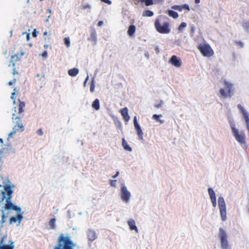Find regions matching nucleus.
Returning <instances> with one entry per match:
<instances>
[{
    "label": "nucleus",
    "instance_id": "obj_1",
    "mask_svg": "<svg viewBox=\"0 0 249 249\" xmlns=\"http://www.w3.org/2000/svg\"><path fill=\"white\" fill-rule=\"evenodd\" d=\"M4 191H0V201L1 202V206L4 204L3 201L5 199V203L2 207L1 209V212H8L11 210H14L17 211L18 213H21V208L18 206L15 205L11 201L12 197V194L13 191L12 187L10 185L4 186Z\"/></svg>",
    "mask_w": 249,
    "mask_h": 249
},
{
    "label": "nucleus",
    "instance_id": "obj_2",
    "mask_svg": "<svg viewBox=\"0 0 249 249\" xmlns=\"http://www.w3.org/2000/svg\"><path fill=\"white\" fill-rule=\"evenodd\" d=\"M223 84L225 89L222 88L219 90V97L223 98H231L234 90L232 84L225 80L223 81Z\"/></svg>",
    "mask_w": 249,
    "mask_h": 249
},
{
    "label": "nucleus",
    "instance_id": "obj_3",
    "mask_svg": "<svg viewBox=\"0 0 249 249\" xmlns=\"http://www.w3.org/2000/svg\"><path fill=\"white\" fill-rule=\"evenodd\" d=\"M73 246L69 237L61 235L59 238L58 244L54 249H73Z\"/></svg>",
    "mask_w": 249,
    "mask_h": 249
},
{
    "label": "nucleus",
    "instance_id": "obj_4",
    "mask_svg": "<svg viewBox=\"0 0 249 249\" xmlns=\"http://www.w3.org/2000/svg\"><path fill=\"white\" fill-rule=\"evenodd\" d=\"M218 236L220 239L221 249H231V247L228 240V235L225 230L222 228H219Z\"/></svg>",
    "mask_w": 249,
    "mask_h": 249
},
{
    "label": "nucleus",
    "instance_id": "obj_5",
    "mask_svg": "<svg viewBox=\"0 0 249 249\" xmlns=\"http://www.w3.org/2000/svg\"><path fill=\"white\" fill-rule=\"evenodd\" d=\"M154 25L156 30L160 34H167L170 32L169 23L168 22L161 24L159 19H156Z\"/></svg>",
    "mask_w": 249,
    "mask_h": 249
},
{
    "label": "nucleus",
    "instance_id": "obj_6",
    "mask_svg": "<svg viewBox=\"0 0 249 249\" xmlns=\"http://www.w3.org/2000/svg\"><path fill=\"white\" fill-rule=\"evenodd\" d=\"M197 49L201 54L205 57H211L213 55L214 52L210 45L208 44L202 43L197 46Z\"/></svg>",
    "mask_w": 249,
    "mask_h": 249
},
{
    "label": "nucleus",
    "instance_id": "obj_7",
    "mask_svg": "<svg viewBox=\"0 0 249 249\" xmlns=\"http://www.w3.org/2000/svg\"><path fill=\"white\" fill-rule=\"evenodd\" d=\"M12 119L17 120L16 124L13 128V131L9 134V136H12L15 134L17 132L20 131L22 132L24 130V126L22 123V121L20 119V117L17 116L15 114H13Z\"/></svg>",
    "mask_w": 249,
    "mask_h": 249
},
{
    "label": "nucleus",
    "instance_id": "obj_8",
    "mask_svg": "<svg viewBox=\"0 0 249 249\" xmlns=\"http://www.w3.org/2000/svg\"><path fill=\"white\" fill-rule=\"evenodd\" d=\"M231 130L235 140L241 144H246V135L244 132L239 133V131L234 126H231Z\"/></svg>",
    "mask_w": 249,
    "mask_h": 249
},
{
    "label": "nucleus",
    "instance_id": "obj_9",
    "mask_svg": "<svg viewBox=\"0 0 249 249\" xmlns=\"http://www.w3.org/2000/svg\"><path fill=\"white\" fill-rule=\"evenodd\" d=\"M218 204L220 210L221 219L225 221L227 219L226 207L224 199L222 197H219L218 199Z\"/></svg>",
    "mask_w": 249,
    "mask_h": 249
},
{
    "label": "nucleus",
    "instance_id": "obj_10",
    "mask_svg": "<svg viewBox=\"0 0 249 249\" xmlns=\"http://www.w3.org/2000/svg\"><path fill=\"white\" fill-rule=\"evenodd\" d=\"M237 107L240 109L244 117L246 124L247 129L248 131V135L249 136V114L240 104L237 105Z\"/></svg>",
    "mask_w": 249,
    "mask_h": 249
},
{
    "label": "nucleus",
    "instance_id": "obj_11",
    "mask_svg": "<svg viewBox=\"0 0 249 249\" xmlns=\"http://www.w3.org/2000/svg\"><path fill=\"white\" fill-rule=\"evenodd\" d=\"M121 199L123 201L127 203L130 197V193L127 190L125 186L121 188Z\"/></svg>",
    "mask_w": 249,
    "mask_h": 249
},
{
    "label": "nucleus",
    "instance_id": "obj_12",
    "mask_svg": "<svg viewBox=\"0 0 249 249\" xmlns=\"http://www.w3.org/2000/svg\"><path fill=\"white\" fill-rule=\"evenodd\" d=\"M134 125L135 127V128L137 131V135L139 137V138L140 140H142L143 139V132L142 131V130L140 127V125L138 124L137 120V117L135 116L134 117Z\"/></svg>",
    "mask_w": 249,
    "mask_h": 249
},
{
    "label": "nucleus",
    "instance_id": "obj_13",
    "mask_svg": "<svg viewBox=\"0 0 249 249\" xmlns=\"http://www.w3.org/2000/svg\"><path fill=\"white\" fill-rule=\"evenodd\" d=\"M169 63L177 68H179L182 65L181 59L175 55L172 56L170 59Z\"/></svg>",
    "mask_w": 249,
    "mask_h": 249
},
{
    "label": "nucleus",
    "instance_id": "obj_14",
    "mask_svg": "<svg viewBox=\"0 0 249 249\" xmlns=\"http://www.w3.org/2000/svg\"><path fill=\"white\" fill-rule=\"evenodd\" d=\"M22 218L23 216L22 213H18V214L16 216H13L10 218V224H12L14 223H16L17 221H18V225H19Z\"/></svg>",
    "mask_w": 249,
    "mask_h": 249
},
{
    "label": "nucleus",
    "instance_id": "obj_15",
    "mask_svg": "<svg viewBox=\"0 0 249 249\" xmlns=\"http://www.w3.org/2000/svg\"><path fill=\"white\" fill-rule=\"evenodd\" d=\"M121 115L123 117L124 120L125 122H128L130 119V117L128 113V109L126 107L120 110Z\"/></svg>",
    "mask_w": 249,
    "mask_h": 249
},
{
    "label": "nucleus",
    "instance_id": "obj_16",
    "mask_svg": "<svg viewBox=\"0 0 249 249\" xmlns=\"http://www.w3.org/2000/svg\"><path fill=\"white\" fill-rule=\"evenodd\" d=\"M88 40L94 42L95 44L96 43L97 35L96 30L94 29L91 30L90 36L88 38Z\"/></svg>",
    "mask_w": 249,
    "mask_h": 249
},
{
    "label": "nucleus",
    "instance_id": "obj_17",
    "mask_svg": "<svg viewBox=\"0 0 249 249\" xmlns=\"http://www.w3.org/2000/svg\"><path fill=\"white\" fill-rule=\"evenodd\" d=\"M25 107V104L23 101H20L19 100V104L17 107H15V111H17L16 109H18V114H21L22 113L24 112V108Z\"/></svg>",
    "mask_w": 249,
    "mask_h": 249
},
{
    "label": "nucleus",
    "instance_id": "obj_18",
    "mask_svg": "<svg viewBox=\"0 0 249 249\" xmlns=\"http://www.w3.org/2000/svg\"><path fill=\"white\" fill-rule=\"evenodd\" d=\"M88 238L90 241L95 240L97 238L95 231L92 230H89L88 231Z\"/></svg>",
    "mask_w": 249,
    "mask_h": 249
},
{
    "label": "nucleus",
    "instance_id": "obj_19",
    "mask_svg": "<svg viewBox=\"0 0 249 249\" xmlns=\"http://www.w3.org/2000/svg\"><path fill=\"white\" fill-rule=\"evenodd\" d=\"M127 223L131 230H135L136 232H138V228L136 227L135 225V222L133 219H130L128 221Z\"/></svg>",
    "mask_w": 249,
    "mask_h": 249
},
{
    "label": "nucleus",
    "instance_id": "obj_20",
    "mask_svg": "<svg viewBox=\"0 0 249 249\" xmlns=\"http://www.w3.org/2000/svg\"><path fill=\"white\" fill-rule=\"evenodd\" d=\"M136 31V27L134 25H131L129 26L127 30V34L130 36H133Z\"/></svg>",
    "mask_w": 249,
    "mask_h": 249
},
{
    "label": "nucleus",
    "instance_id": "obj_21",
    "mask_svg": "<svg viewBox=\"0 0 249 249\" xmlns=\"http://www.w3.org/2000/svg\"><path fill=\"white\" fill-rule=\"evenodd\" d=\"M4 238H2L0 241V249H14V246L11 245L3 244Z\"/></svg>",
    "mask_w": 249,
    "mask_h": 249
},
{
    "label": "nucleus",
    "instance_id": "obj_22",
    "mask_svg": "<svg viewBox=\"0 0 249 249\" xmlns=\"http://www.w3.org/2000/svg\"><path fill=\"white\" fill-rule=\"evenodd\" d=\"M122 146L125 150L129 152L132 151L131 147L127 144V142H126L124 138H123L122 139Z\"/></svg>",
    "mask_w": 249,
    "mask_h": 249
},
{
    "label": "nucleus",
    "instance_id": "obj_23",
    "mask_svg": "<svg viewBox=\"0 0 249 249\" xmlns=\"http://www.w3.org/2000/svg\"><path fill=\"white\" fill-rule=\"evenodd\" d=\"M79 72V70L77 68H73L68 71V74L71 76H76Z\"/></svg>",
    "mask_w": 249,
    "mask_h": 249
},
{
    "label": "nucleus",
    "instance_id": "obj_24",
    "mask_svg": "<svg viewBox=\"0 0 249 249\" xmlns=\"http://www.w3.org/2000/svg\"><path fill=\"white\" fill-rule=\"evenodd\" d=\"M92 107L95 109L98 110L100 108V103L99 100L98 99H95L92 104Z\"/></svg>",
    "mask_w": 249,
    "mask_h": 249
},
{
    "label": "nucleus",
    "instance_id": "obj_25",
    "mask_svg": "<svg viewBox=\"0 0 249 249\" xmlns=\"http://www.w3.org/2000/svg\"><path fill=\"white\" fill-rule=\"evenodd\" d=\"M2 212V216H1V220L0 221V223L2 226H3V224H4L6 222V218L7 217V214H8V212Z\"/></svg>",
    "mask_w": 249,
    "mask_h": 249
},
{
    "label": "nucleus",
    "instance_id": "obj_26",
    "mask_svg": "<svg viewBox=\"0 0 249 249\" xmlns=\"http://www.w3.org/2000/svg\"><path fill=\"white\" fill-rule=\"evenodd\" d=\"M168 15L174 18H177L178 17V15L177 12L173 11V10H168Z\"/></svg>",
    "mask_w": 249,
    "mask_h": 249
},
{
    "label": "nucleus",
    "instance_id": "obj_27",
    "mask_svg": "<svg viewBox=\"0 0 249 249\" xmlns=\"http://www.w3.org/2000/svg\"><path fill=\"white\" fill-rule=\"evenodd\" d=\"M153 15H154V13L152 11L147 10H145L144 11H143L142 15L143 17H150L153 16Z\"/></svg>",
    "mask_w": 249,
    "mask_h": 249
},
{
    "label": "nucleus",
    "instance_id": "obj_28",
    "mask_svg": "<svg viewBox=\"0 0 249 249\" xmlns=\"http://www.w3.org/2000/svg\"><path fill=\"white\" fill-rule=\"evenodd\" d=\"M55 222L56 219L53 218L50 220L49 222V224L50 227V229H54L55 228Z\"/></svg>",
    "mask_w": 249,
    "mask_h": 249
},
{
    "label": "nucleus",
    "instance_id": "obj_29",
    "mask_svg": "<svg viewBox=\"0 0 249 249\" xmlns=\"http://www.w3.org/2000/svg\"><path fill=\"white\" fill-rule=\"evenodd\" d=\"M161 117L162 115L161 114H154L152 116V119L155 120L157 122H159L160 124H162L163 123V121L160 119V118Z\"/></svg>",
    "mask_w": 249,
    "mask_h": 249
},
{
    "label": "nucleus",
    "instance_id": "obj_30",
    "mask_svg": "<svg viewBox=\"0 0 249 249\" xmlns=\"http://www.w3.org/2000/svg\"><path fill=\"white\" fill-rule=\"evenodd\" d=\"M141 2H144L146 6L153 5L155 2L153 0H139Z\"/></svg>",
    "mask_w": 249,
    "mask_h": 249
},
{
    "label": "nucleus",
    "instance_id": "obj_31",
    "mask_svg": "<svg viewBox=\"0 0 249 249\" xmlns=\"http://www.w3.org/2000/svg\"><path fill=\"white\" fill-rule=\"evenodd\" d=\"M243 27L246 32H249V20L243 22Z\"/></svg>",
    "mask_w": 249,
    "mask_h": 249
},
{
    "label": "nucleus",
    "instance_id": "obj_32",
    "mask_svg": "<svg viewBox=\"0 0 249 249\" xmlns=\"http://www.w3.org/2000/svg\"><path fill=\"white\" fill-rule=\"evenodd\" d=\"M208 193H209V194L210 195L211 199H213V198H216L215 193H214V192L213 191V190L212 188H209L208 189Z\"/></svg>",
    "mask_w": 249,
    "mask_h": 249
},
{
    "label": "nucleus",
    "instance_id": "obj_33",
    "mask_svg": "<svg viewBox=\"0 0 249 249\" xmlns=\"http://www.w3.org/2000/svg\"><path fill=\"white\" fill-rule=\"evenodd\" d=\"M172 8L174 10H178V11H181L183 10L182 5H173L172 7Z\"/></svg>",
    "mask_w": 249,
    "mask_h": 249
},
{
    "label": "nucleus",
    "instance_id": "obj_34",
    "mask_svg": "<svg viewBox=\"0 0 249 249\" xmlns=\"http://www.w3.org/2000/svg\"><path fill=\"white\" fill-rule=\"evenodd\" d=\"M95 89V83L93 80H92L90 83V91L91 92H93L94 91Z\"/></svg>",
    "mask_w": 249,
    "mask_h": 249
},
{
    "label": "nucleus",
    "instance_id": "obj_35",
    "mask_svg": "<svg viewBox=\"0 0 249 249\" xmlns=\"http://www.w3.org/2000/svg\"><path fill=\"white\" fill-rule=\"evenodd\" d=\"M18 60H19V58H18V55H12V58H11L12 62H15Z\"/></svg>",
    "mask_w": 249,
    "mask_h": 249
},
{
    "label": "nucleus",
    "instance_id": "obj_36",
    "mask_svg": "<svg viewBox=\"0 0 249 249\" xmlns=\"http://www.w3.org/2000/svg\"><path fill=\"white\" fill-rule=\"evenodd\" d=\"M64 43L66 44V45L67 46V47H69L70 45V38L69 37H65L64 38Z\"/></svg>",
    "mask_w": 249,
    "mask_h": 249
},
{
    "label": "nucleus",
    "instance_id": "obj_37",
    "mask_svg": "<svg viewBox=\"0 0 249 249\" xmlns=\"http://www.w3.org/2000/svg\"><path fill=\"white\" fill-rule=\"evenodd\" d=\"M187 24L185 22H182L178 27V30H181L183 28H185Z\"/></svg>",
    "mask_w": 249,
    "mask_h": 249
},
{
    "label": "nucleus",
    "instance_id": "obj_38",
    "mask_svg": "<svg viewBox=\"0 0 249 249\" xmlns=\"http://www.w3.org/2000/svg\"><path fill=\"white\" fill-rule=\"evenodd\" d=\"M163 105V101H160V103L159 104H156L154 105V107L156 108H159L161 107L162 105Z\"/></svg>",
    "mask_w": 249,
    "mask_h": 249
},
{
    "label": "nucleus",
    "instance_id": "obj_39",
    "mask_svg": "<svg viewBox=\"0 0 249 249\" xmlns=\"http://www.w3.org/2000/svg\"><path fill=\"white\" fill-rule=\"evenodd\" d=\"M183 9L187 10V11H189L190 10L189 5L187 4H184L182 5V9Z\"/></svg>",
    "mask_w": 249,
    "mask_h": 249
},
{
    "label": "nucleus",
    "instance_id": "obj_40",
    "mask_svg": "<svg viewBox=\"0 0 249 249\" xmlns=\"http://www.w3.org/2000/svg\"><path fill=\"white\" fill-rule=\"evenodd\" d=\"M211 201L212 202L213 205L214 207H216V198L211 199Z\"/></svg>",
    "mask_w": 249,
    "mask_h": 249
},
{
    "label": "nucleus",
    "instance_id": "obj_41",
    "mask_svg": "<svg viewBox=\"0 0 249 249\" xmlns=\"http://www.w3.org/2000/svg\"><path fill=\"white\" fill-rule=\"evenodd\" d=\"M82 8L83 9H86L87 8H90V6L89 4H86L82 5Z\"/></svg>",
    "mask_w": 249,
    "mask_h": 249
},
{
    "label": "nucleus",
    "instance_id": "obj_42",
    "mask_svg": "<svg viewBox=\"0 0 249 249\" xmlns=\"http://www.w3.org/2000/svg\"><path fill=\"white\" fill-rule=\"evenodd\" d=\"M116 180H110V184L111 186H113V187H115L116 186Z\"/></svg>",
    "mask_w": 249,
    "mask_h": 249
},
{
    "label": "nucleus",
    "instance_id": "obj_43",
    "mask_svg": "<svg viewBox=\"0 0 249 249\" xmlns=\"http://www.w3.org/2000/svg\"><path fill=\"white\" fill-rule=\"evenodd\" d=\"M37 133L38 135L41 136L43 135V131L41 129H40L37 131Z\"/></svg>",
    "mask_w": 249,
    "mask_h": 249
},
{
    "label": "nucleus",
    "instance_id": "obj_44",
    "mask_svg": "<svg viewBox=\"0 0 249 249\" xmlns=\"http://www.w3.org/2000/svg\"><path fill=\"white\" fill-rule=\"evenodd\" d=\"M236 43L237 44L239 45L241 47H243L244 44L241 41H237Z\"/></svg>",
    "mask_w": 249,
    "mask_h": 249
},
{
    "label": "nucleus",
    "instance_id": "obj_45",
    "mask_svg": "<svg viewBox=\"0 0 249 249\" xmlns=\"http://www.w3.org/2000/svg\"><path fill=\"white\" fill-rule=\"evenodd\" d=\"M16 81V80L15 79H14L13 81H9L8 82V85L9 86H11L14 83H15Z\"/></svg>",
    "mask_w": 249,
    "mask_h": 249
},
{
    "label": "nucleus",
    "instance_id": "obj_46",
    "mask_svg": "<svg viewBox=\"0 0 249 249\" xmlns=\"http://www.w3.org/2000/svg\"><path fill=\"white\" fill-rule=\"evenodd\" d=\"M37 32L36 29L34 30V31L32 33V35L34 37H36L37 36Z\"/></svg>",
    "mask_w": 249,
    "mask_h": 249
},
{
    "label": "nucleus",
    "instance_id": "obj_47",
    "mask_svg": "<svg viewBox=\"0 0 249 249\" xmlns=\"http://www.w3.org/2000/svg\"><path fill=\"white\" fill-rule=\"evenodd\" d=\"M43 57H46L47 56V51H44L41 54H39Z\"/></svg>",
    "mask_w": 249,
    "mask_h": 249
},
{
    "label": "nucleus",
    "instance_id": "obj_48",
    "mask_svg": "<svg viewBox=\"0 0 249 249\" xmlns=\"http://www.w3.org/2000/svg\"><path fill=\"white\" fill-rule=\"evenodd\" d=\"M101 0L104 2L108 3V4L111 3V1L109 0Z\"/></svg>",
    "mask_w": 249,
    "mask_h": 249
},
{
    "label": "nucleus",
    "instance_id": "obj_49",
    "mask_svg": "<svg viewBox=\"0 0 249 249\" xmlns=\"http://www.w3.org/2000/svg\"><path fill=\"white\" fill-rule=\"evenodd\" d=\"M155 3H159L163 1V0H153Z\"/></svg>",
    "mask_w": 249,
    "mask_h": 249
},
{
    "label": "nucleus",
    "instance_id": "obj_50",
    "mask_svg": "<svg viewBox=\"0 0 249 249\" xmlns=\"http://www.w3.org/2000/svg\"><path fill=\"white\" fill-rule=\"evenodd\" d=\"M103 24V22L102 21H100L98 23V26H101V25H102Z\"/></svg>",
    "mask_w": 249,
    "mask_h": 249
},
{
    "label": "nucleus",
    "instance_id": "obj_51",
    "mask_svg": "<svg viewBox=\"0 0 249 249\" xmlns=\"http://www.w3.org/2000/svg\"><path fill=\"white\" fill-rule=\"evenodd\" d=\"M119 172H116V175H115L114 176H113L112 177V178H116L118 176V175H119Z\"/></svg>",
    "mask_w": 249,
    "mask_h": 249
},
{
    "label": "nucleus",
    "instance_id": "obj_52",
    "mask_svg": "<svg viewBox=\"0 0 249 249\" xmlns=\"http://www.w3.org/2000/svg\"><path fill=\"white\" fill-rule=\"evenodd\" d=\"M30 38V34H27V40H29Z\"/></svg>",
    "mask_w": 249,
    "mask_h": 249
},
{
    "label": "nucleus",
    "instance_id": "obj_53",
    "mask_svg": "<svg viewBox=\"0 0 249 249\" xmlns=\"http://www.w3.org/2000/svg\"><path fill=\"white\" fill-rule=\"evenodd\" d=\"M155 50H156V52H157V53H159L160 50H159V48L158 47H157L156 48Z\"/></svg>",
    "mask_w": 249,
    "mask_h": 249
},
{
    "label": "nucleus",
    "instance_id": "obj_54",
    "mask_svg": "<svg viewBox=\"0 0 249 249\" xmlns=\"http://www.w3.org/2000/svg\"><path fill=\"white\" fill-rule=\"evenodd\" d=\"M200 0H195V3H196V4H198L200 2Z\"/></svg>",
    "mask_w": 249,
    "mask_h": 249
},
{
    "label": "nucleus",
    "instance_id": "obj_55",
    "mask_svg": "<svg viewBox=\"0 0 249 249\" xmlns=\"http://www.w3.org/2000/svg\"><path fill=\"white\" fill-rule=\"evenodd\" d=\"M3 150L4 149H0V155H1L3 153Z\"/></svg>",
    "mask_w": 249,
    "mask_h": 249
},
{
    "label": "nucleus",
    "instance_id": "obj_56",
    "mask_svg": "<svg viewBox=\"0 0 249 249\" xmlns=\"http://www.w3.org/2000/svg\"><path fill=\"white\" fill-rule=\"evenodd\" d=\"M0 142H1L2 143L3 142V140L1 138H0Z\"/></svg>",
    "mask_w": 249,
    "mask_h": 249
},
{
    "label": "nucleus",
    "instance_id": "obj_57",
    "mask_svg": "<svg viewBox=\"0 0 249 249\" xmlns=\"http://www.w3.org/2000/svg\"><path fill=\"white\" fill-rule=\"evenodd\" d=\"M14 94H15L14 92L12 93V96H11V98H12V99L13 98V96Z\"/></svg>",
    "mask_w": 249,
    "mask_h": 249
},
{
    "label": "nucleus",
    "instance_id": "obj_58",
    "mask_svg": "<svg viewBox=\"0 0 249 249\" xmlns=\"http://www.w3.org/2000/svg\"><path fill=\"white\" fill-rule=\"evenodd\" d=\"M88 78H89V77H88V76H87V77L86 78V80H85V83H86V82L87 81V80L88 79Z\"/></svg>",
    "mask_w": 249,
    "mask_h": 249
},
{
    "label": "nucleus",
    "instance_id": "obj_59",
    "mask_svg": "<svg viewBox=\"0 0 249 249\" xmlns=\"http://www.w3.org/2000/svg\"><path fill=\"white\" fill-rule=\"evenodd\" d=\"M47 34V32H45L44 33V35H46Z\"/></svg>",
    "mask_w": 249,
    "mask_h": 249
},
{
    "label": "nucleus",
    "instance_id": "obj_60",
    "mask_svg": "<svg viewBox=\"0 0 249 249\" xmlns=\"http://www.w3.org/2000/svg\"><path fill=\"white\" fill-rule=\"evenodd\" d=\"M1 206V202L0 201V207Z\"/></svg>",
    "mask_w": 249,
    "mask_h": 249
},
{
    "label": "nucleus",
    "instance_id": "obj_61",
    "mask_svg": "<svg viewBox=\"0 0 249 249\" xmlns=\"http://www.w3.org/2000/svg\"><path fill=\"white\" fill-rule=\"evenodd\" d=\"M13 74H15V71H14Z\"/></svg>",
    "mask_w": 249,
    "mask_h": 249
}]
</instances>
